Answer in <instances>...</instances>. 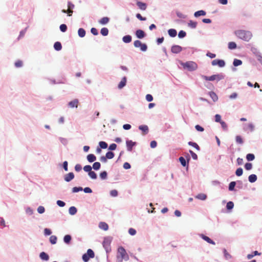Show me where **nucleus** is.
<instances>
[{
	"mask_svg": "<svg viewBox=\"0 0 262 262\" xmlns=\"http://www.w3.org/2000/svg\"><path fill=\"white\" fill-rule=\"evenodd\" d=\"M188 144L196 148L197 150H200L199 146L195 142H189Z\"/></svg>",
	"mask_w": 262,
	"mask_h": 262,
	"instance_id": "obj_45",
	"label": "nucleus"
},
{
	"mask_svg": "<svg viewBox=\"0 0 262 262\" xmlns=\"http://www.w3.org/2000/svg\"><path fill=\"white\" fill-rule=\"evenodd\" d=\"M132 39V36L130 35H127L124 36L123 37L122 40H123V42H124L125 43H129V42H131Z\"/></svg>",
	"mask_w": 262,
	"mask_h": 262,
	"instance_id": "obj_25",
	"label": "nucleus"
},
{
	"mask_svg": "<svg viewBox=\"0 0 262 262\" xmlns=\"http://www.w3.org/2000/svg\"><path fill=\"white\" fill-rule=\"evenodd\" d=\"M134 45L136 48H140L141 50L142 51H146L147 49L146 45L142 43L141 41L139 40H135L134 42Z\"/></svg>",
	"mask_w": 262,
	"mask_h": 262,
	"instance_id": "obj_6",
	"label": "nucleus"
},
{
	"mask_svg": "<svg viewBox=\"0 0 262 262\" xmlns=\"http://www.w3.org/2000/svg\"><path fill=\"white\" fill-rule=\"evenodd\" d=\"M57 204L60 206V207H63L65 206L66 204L64 202L62 201H60V200H58L57 201Z\"/></svg>",
	"mask_w": 262,
	"mask_h": 262,
	"instance_id": "obj_64",
	"label": "nucleus"
},
{
	"mask_svg": "<svg viewBox=\"0 0 262 262\" xmlns=\"http://www.w3.org/2000/svg\"><path fill=\"white\" fill-rule=\"evenodd\" d=\"M195 128L199 132H203L204 130V128L199 125H196L195 126Z\"/></svg>",
	"mask_w": 262,
	"mask_h": 262,
	"instance_id": "obj_61",
	"label": "nucleus"
},
{
	"mask_svg": "<svg viewBox=\"0 0 262 262\" xmlns=\"http://www.w3.org/2000/svg\"><path fill=\"white\" fill-rule=\"evenodd\" d=\"M188 26L191 28L194 29L196 27L197 23L196 21L190 20L188 23Z\"/></svg>",
	"mask_w": 262,
	"mask_h": 262,
	"instance_id": "obj_27",
	"label": "nucleus"
},
{
	"mask_svg": "<svg viewBox=\"0 0 262 262\" xmlns=\"http://www.w3.org/2000/svg\"><path fill=\"white\" fill-rule=\"evenodd\" d=\"M111 240L108 238H104L103 242V246L105 248V249L107 250L108 248H110V244H111Z\"/></svg>",
	"mask_w": 262,
	"mask_h": 262,
	"instance_id": "obj_11",
	"label": "nucleus"
},
{
	"mask_svg": "<svg viewBox=\"0 0 262 262\" xmlns=\"http://www.w3.org/2000/svg\"><path fill=\"white\" fill-rule=\"evenodd\" d=\"M99 144L101 148L105 149L107 147V144L104 141H100Z\"/></svg>",
	"mask_w": 262,
	"mask_h": 262,
	"instance_id": "obj_41",
	"label": "nucleus"
},
{
	"mask_svg": "<svg viewBox=\"0 0 262 262\" xmlns=\"http://www.w3.org/2000/svg\"><path fill=\"white\" fill-rule=\"evenodd\" d=\"M71 239H72V237H71V235H66L64 236L63 241L65 243L69 244L70 243Z\"/></svg>",
	"mask_w": 262,
	"mask_h": 262,
	"instance_id": "obj_30",
	"label": "nucleus"
},
{
	"mask_svg": "<svg viewBox=\"0 0 262 262\" xmlns=\"http://www.w3.org/2000/svg\"><path fill=\"white\" fill-rule=\"evenodd\" d=\"M83 170L89 173L92 170V167L90 165H86L84 166Z\"/></svg>",
	"mask_w": 262,
	"mask_h": 262,
	"instance_id": "obj_52",
	"label": "nucleus"
},
{
	"mask_svg": "<svg viewBox=\"0 0 262 262\" xmlns=\"http://www.w3.org/2000/svg\"><path fill=\"white\" fill-rule=\"evenodd\" d=\"M94 252L92 249H89L87 250V252L82 255V259L84 262H88L90 258H94Z\"/></svg>",
	"mask_w": 262,
	"mask_h": 262,
	"instance_id": "obj_5",
	"label": "nucleus"
},
{
	"mask_svg": "<svg viewBox=\"0 0 262 262\" xmlns=\"http://www.w3.org/2000/svg\"><path fill=\"white\" fill-rule=\"evenodd\" d=\"M126 146L128 151H132L133 147L135 145V142H133L132 140L126 141Z\"/></svg>",
	"mask_w": 262,
	"mask_h": 262,
	"instance_id": "obj_12",
	"label": "nucleus"
},
{
	"mask_svg": "<svg viewBox=\"0 0 262 262\" xmlns=\"http://www.w3.org/2000/svg\"><path fill=\"white\" fill-rule=\"evenodd\" d=\"M37 211L39 213H43L45 212V208L42 206H40L37 208Z\"/></svg>",
	"mask_w": 262,
	"mask_h": 262,
	"instance_id": "obj_57",
	"label": "nucleus"
},
{
	"mask_svg": "<svg viewBox=\"0 0 262 262\" xmlns=\"http://www.w3.org/2000/svg\"><path fill=\"white\" fill-rule=\"evenodd\" d=\"M39 257L41 259L44 260H48L49 259V255L44 252H42L40 253Z\"/></svg>",
	"mask_w": 262,
	"mask_h": 262,
	"instance_id": "obj_18",
	"label": "nucleus"
},
{
	"mask_svg": "<svg viewBox=\"0 0 262 262\" xmlns=\"http://www.w3.org/2000/svg\"><path fill=\"white\" fill-rule=\"evenodd\" d=\"M128 232L131 235H134L136 233V231L133 228H130L128 230Z\"/></svg>",
	"mask_w": 262,
	"mask_h": 262,
	"instance_id": "obj_63",
	"label": "nucleus"
},
{
	"mask_svg": "<svg viewBox=\"0 0 262 262\" xmlns=\"http://www.w3.org/2000/svg\"><path fill=\"white\" fill-rule=\"evenodd\" d=\"M210 96L212 98L214 101H216L218 99L217 95L213 92H210Z\"/></svg>",
	"mask_w": 262,
	"mask_h": 262,
	"instance_id": "obj_40",
	"label": "nucleus"
},
{
	"mask_svg": "<svg viewBox=\"0 0 262 262\" xmlns=\"http://www.w3.org/2000/svg\"><path fill=\"white\" fill-rule=\"evenodd\" d=\"M223 251L224 253V256L227 259H229L231 258V255L227 252V251L225 249H224Z\"/></svg>",
	"mask_w": 262,
	"mask_h": 262,
	"instance_id": "obj_47",
	"label": "nucleus"
},
{
	"mask_svg": "<svg viewBox=\"0 0 262 262\" xmlns=\"http://www.w3.org/2000/svg\"><path fill=\"white\" fill-rule=\"evenodd\" d=\"M246 159L248 161H253L255 159V156L253 154H248L246 156Z\"/></svg>",
	"mask_w": 262,
	"mask_h": 262,
	"instance_id": "obj_34",
	"label": "nucleus"
},
{
	"mask_svg": "<svg viewBox=\"0 0 262 262\" xmlns=\"http://www.w3.org/2000/svg\"><path fill=\"white\" fill-rule=\"evenodd\" d=\"M100 33L103 36H106L108 35V30L106 28H103L101 29Z\"/></svg>",
	"mask_w": 262,
	"mask_h": 262,
	"instance_id": "obj_33",
	"label": "nucleus"
},
{
	"mask_svg": "<svg viewBox=\"0 0 262 262\" xmlns=\"http://www.w3.org/2000/svg\"><path fill=\"white\" fill-rule=\"evenodd\" d=\"M14 64L16 68H20L23 65V62L20 60H18L15 62Z\"/></svg>",
	"mask_w": 262,
	"mask_h": 262,
	"instance_id": "obj_39",
	"label": "nucleus"
},
{
	"mask_svg": "<svg viewBox=\"0 0 262 262\" xmlns=\"http://www.w3.org/2000/svg\"><path fill=\"white\" fill-rule=\"evenodd\" d=\"M168 34L170 36L174 37L177 35V31L174 29H169L168 31Z\"/></svg>",
	"mask_w": 262,
	"mask_h": 262,
	"instance_id": "obj_21",
	"label": "nucleus"
},
{
	"mask_svg": "<svg viewBox=\"0 0 262 262\" xmlns=\"http://www.w3.org/2000/svg\"><path fill=\"white\" fill-rule=\"evenodd\" d=\"M202 78L206 80V81H214L216 80L217 81H219L221 80H222L224 78L225 76L223 74H214L210 76H207L205 75H202Z\"/></svg>",
	"mask_w": 262,
	"mask_h": 262,
	"instance_id": "obj_3",
	"label": "nucleus"
},
{
	"mask_svg": "<svg viewBox=\"0 0 262 262\" xmlns=\"http://www.w3.org/2000/svg\"><path fill=\"white\" fill-rule=\"evenodd\" d=\"M215 121L216 122H220V123L222 122L223 121L221 120V115H220L219 114L215 115Z\"/></svg>",
	"mask_w": 262,
	"mask_h": 262,
	"instance_id": "obj_56",
	"label": "nucleus"
},
{
	"mask_svg": "<svg viewBox=\"0 0 262 262\" xmlns=\"http://www.w3.org/2000/svg\"><path fill=\"white\" fill-rule=\"evenodd\" d=\"M89 176L93 179H96L97 178V174L96 173L91 170L89 173H88Z\"/></svg>",
	"mask_w": 262,
	"mask_h": 262,
	"instance_id": "obj_42",
	"label": "nucleus"
},
{
	"mask_svg": "<svg viewBox=\"0 0 262 262\" xmlns=\"http://www.w3.org/2000/svg\"><path fill=\"white\" fill-rule=\"evenodd\" d=\"M139 129L142 132L143 135H146L148 133L149 129L147 125H142L139 127Z\"/></svg>",
	"mask_w": 262,
	"mask_h": 262,
	"instance_id": "obj_10",
	"label": "nucleus"
},
{
	"mask_svg": "<svg viewBox=\"0 0 262 262\" xmlns=\"http://www.w3.org/2000/svg\"><path fill=\"white\" fill-rule=\"evenodd\" d=\"M110 19L107 17H104L99 20V23L101 25H105L108 23Z\"/></svg>",
	"mask_w": 262,
	"mask_h": 262,
	"instance_id": "obj_20",
	"label": "nucleus"
},
{
	"mask_svg": "<svg viewBox=\"0 0 262 262\" xmlns=\"http://www.w3.org/2000/svg\"><path fill=\"white\" fill-rule=\"evenodd\" d=\"M236 142L238 144H243V141L242 138L240 136H236L235 138Z\"/></svg>",
	"mask_w": 262,
	"mask_h": 262,
	"instance_id": "obj_48",
	"label": "nucleus"
},
{
	"mask_svg": "<svg viewBox=\"0 0 262 262\" xmlns=\"http://www.w3.org/2000/svg\"><path fill=\"white\" fill-rule=\"evenodd\" d=\"M96 159V156L93 154H89L87 156V160L90 162H93Z\"/></svg>",
	"mask_w": 262,
	"mask_h": 262,
	"instance_id": "obj_23",
	"label": "nucleus"
},
{
	"mask_svg": "<svg viewBox=\"0 0 262 262\" xmlns=\"http://www.w3.org/2000/svg\"><path fill=\"white\" fill-rule=\"evenodd\" d=\"M91 32L94 35L98 34V30L95 28H92L91 30Z\"/></svg>",
	"mask_w": 262,
	"mask_h": 262,
	"instance_id": "obj_62",
	"label": "nucleus"
},
{
	"mask_svg": "<svg viewBox=\"0 0 262 262\" xmlns=\"http://www.w3.org/2000/svg\"><path fill=\"white\" fill-rule=\"evenodd\" d=\"M117 258L119 262H122L123 259L125 260L129 259V256L123 247L121 246L118 248Z\"/></svg>",
	"mask_w": 262,
	"mask_h": 262,
	"instance_id": "obj_2",
	"label": "nucleus"
},
{
	"mask_svg": "<svg viewBox=\"0 0 262 262\" xmlns=\"http://www.w3.org/2000/svg\"><path fill=\"white\" fill-rule=\"evenodd\" d=\"M236 44L235 42H229L228 43V48L230 50L235 49L236 48Z\"/></svg>",
	"mask_w": 262,
	"mask_h": 262,
	"instance_id": "obj_31",
	"label": "nucleus"
},
{
	"mask_svg": "<svg viewBox=\"0 0 262 262\" xmlns=\"http://www.w3.org/2000/svg\"><path fill=\"white\" fill-rule=\"evenodd\" d=\"M54 48L56 51H60L61 50L62 46L60 42L57 41L54 45Z\"/></svg>",
	"mask_w": 262,
	"mask_h": 262,
	"instance_id": "obj_26",
	"label": "nucleus"
},
{
	"mask_svg": "<svg viewBox=\"0 0 262 262\" xmlns=\"http://www.w3.org/2000/svg\"><path fill=\"white\" fill-rule=\"evenodd\" d=\"M220 124L224 130H227L228 129V126L224 121L221 122Z\"/></svg>",
	"mask_w": 262,
	"mask_h": 262,
	"instance_id": "obj_55",
	"label": "nucleus"
},
{
	"mask_svg": "<svg viewBox=\"0 0 262 262\" xmlns=\"http://www.w3.org/2000/svg\"><path fill=\"white\" fill-rule=\"evenodd\" d=\"M248 180L250 182L254 183L257 180V176L254 174H252L249 176Z\"/></svg>",
	"mask_w": 262,
	"mask_h": 262,
	"instance_id": "obj_24",
	"label": "nucleus"
},
{
	"mask_svg": "<svg viewBox=\"0 0 262 262\" xmlns=\"http://www.w3.org/2000/svg\"><path fill=\"white\" fill-rule=\"evenodd\" d=\"M137 5L139 8L142 10H145L146 9L147 6L146 4L144 3L138 1L137 2Z\"/></svg>",
	"mask_w": 262,
	"mask_h": 262,
	"instance_id": "obj_16",
	"label": "nucleus"
},
{
	"mask_svg": "<svg viewBox=\"0 0 262 262\" xmlns=\"http://www.w3.org/2000/svg\"><path fill=\"white\" fill-rule=\"evenodd\" d=\"M233 64L235 67H237L241 65L242 64V61L239 59H235L233 61Z\"/></svg>",
	"mask_w": 262,
	"mask_h": 262,
	"instance_id": "obj_38",
	"label": "nucleus"
},
{
	"mask_svg": "<svg viewBox=\"0 0 262 262\" xmlns=\"http://www.w3.org/2000/svg\"><path fill=\"white\" fill-rule=\"evenodd\" d=\"M201 236L203 239H204L205 241H206L208 243L212 244V245H215V242H213L212 239H211L209 237H208L204 234H201Z\"/></svg>",
	"mask_w": 262,
	"mask_h": 262,
	"instance_id": "obj_17",
	"label": "nucleus"
},
{
	"mask_svg": "<svg viewBox=\"0 0 262 262\" xmlns=\"http://www.w3.org/2000/svg\"><path fill=\"white\" fill-rule=\"evenodd\" d=\"M234 207V203L232 202H229L227 203V205H226V207L227 208V209L228 210H230L231 209H232Z\"/></svg>",
	"mask_w": 262,
	"mask_h": 262,
	"instance_id": "obj_44",
	"label": "nucleus"
},
{
	"mask_svg": "<svg viewBox=\"0 0 262 262\" xmlns=\"http://www.w3.org/2000/svg\"><path fill=\"white\" fill-rule=\"evenodd\" d=\"M100 228L101 229H103L105 231H106L108 230V225L104 223V222H100L99 225Z\"/></svg>",
	"mask_w": 262,
	"mask_h": 262,
	"instance_id": "obj_22",
	"label": "nucleus"
},
{
	"mask_svg": "<svg viewBox=\"0 0 262 262\" xmlns=\"http://www.w3.org/2000/svg\"><path fill=\"white\" fill-rule=\"evenodd\" d=\"M206 14V12L204 10H200L195 12L194 14V16L198 17L200 16H204Z\"/></svg>",
	"mask_w": 262,
	"mask_h": 262,
	"instance_id": "obj_19",
	"label": "nucleus"
},
{
	"mask_svg": "<svg viewBox=\"0 0 262 262\" xmlns=\"http://www.w3.org/2000/svg\"><path fill=\"white\" fill-rule=\"evenodd\" d=\"M81 190H82V188L81 187H74L72 189L73 192H78L79 191H81Z\"/></svg>",
	"mask_w": 262,
	"mask_h": 262,
	"instance_id": "obj_59",
	"label": "nucleus"
},
{
	"mask_svg": "<svg viewBox=\"0 0 262 262\" xmlns=\"http://www.w3.org/2000/svg\"><path fill=\"white\" fill-rule=\"evenodd\" d=\"M107 172L105 171H104L103 172H101L100 173V177L102 179H106L107 178Z\"/></svg>",
	"mask_w": 262,
	"mask_h": 262,
	"instance_id": "obj_49",
	"label": "nucleus"
},
{
	"mask_svg": "<svg viewBox=\"0 0 262 262\" xmlns=\"http://www.w3.org/2000/svg\"><path fill=\"white\" fill-rule=\"evenodd\" d=\"M146 100H147V101H148V102H150V101H152V100H153V97H152V95H150V94H147V95H146Z\"/></svg>",
	"mask_w": 262,
	"mask_h": 262,
	"instance_id": "obj_60",
	"label": "nucleus"
},
{
	"mask_svg": "<svg viewBox=\"0 0 262 262\" xmlns=\"http://www.w3.org/2000/svg\"><path fill=\"white\" fill-rule=\"evenodd\" d=\"M196 198L201 200H205L207 198V195L204 193H200L196 196Z\"/></svg>",
	"mask_w": 262,
	"mask_h": 262,
	"instance_id": "obj_32",
	"label": "nucleus"
},
{
	"mask_svg": "<svg viewBox=\"0 0 262 262\" xmlns=\"http://www.w3.org/2000/svg\"><path fill=\"white\" fill-rule=\"evenodd\" d=\"M179 161L183 166H185L186 165V160L183 157L179 158Z\"/></svg>",
	"mask_w": 262,
	"mask_h": 262,
	"instance_id": "obj_51",
	"label": "nucleus"
},
{
	"mask_svg": "<svg viewBox=\"0 0 262 262\" xmlns=\"http://www.w3.org/2000/svg\"><path fill=\"white\" fill-rule=\"evenodd\" d=\"M77 209L74 206H72L71 207H70L69 209V213L71 215H74L77 212Z\"/></svg>",
	"mask_w": 262,
	"mask_h": 262,
	"instance_id": "obj_28",
	"label": "nucleus"
},
{
	"mask_svg": "<svg viewBox=\"0 0 262 262\" xmlns=\"http://www.w3.org/2000/svg\"><path fill=\"white\" fill-rule=\"evenodd\" d=\"M78 34L80 37H83L85 35V31L83 28H80L78 31Z\"/></svg>",
	"mask_w": 262,
	"mask_h": 262,
	"instance_id": "obj_29",
	"label": "nucleus"
},
{
	"mask_svg": "<svg viewBox=\"0 0 262 262\" xmlns=\"http://www.w3.org/2000/svg\"><path fill=\"white\" fill-rule=\"evenodd\" d=\"M101 166V164L99 162H95L93 165V168L95 170H98L100 169Z\"/></svg>",
	"mask_w": 262,
	"mask_h": 262,
	"instance_id": "obj_37",
	"label": "nucleus"
},
{
	"mask_svg": "<svg viewBox=\"0 0 262 262\" xmlns=\"http://www.w3.org/2000/svg\"><path fill=\"white\" fill-rule=\"evenodd\" d=\"M211 64L212 66H218L220 67H223L225 65V62L222 59H214L212 61Z\"/></svg>",
	"mask_w": 262,
	"mask_h": 262,
	"instance_id": "obj_7",
	"label": "nucleus"
},
{
	"mask_svg": "<svg viewBox=\"0 0 262 262\" xmlns=\"http://www.w3.org/2000/svg\"><path fill=\"white\" fill-rule=\"evenodd\" d=\"M235 185H236L235 182L233 181V182H230L229 184V190L230 191L234 190Z\"/></svg>",
	"mask_w": 262,
	"mask_h": 262,
	"instance_id": "obj_43",
	"label": "nucleus"
},
{
	"mask_svg": "<svg viewBox=\"0 0 262 262\" xmlns=\"http://www.w3.org/2000/svg\"><path fill=\"white\" fill-rule=\"evenodd\" d=\"M74 178V174L73 172H70L64 176V180L66 182H70Z\"/></svg>",
	"mask_w": 262,
	"mask_h": 262,
	"instance_id": "obj_13",
	"label": "nucleus"
},
{
	"mask_svg": "<svg viewBox=\"0 0 262 262\" xmlns=\"http://www.w3.org/2000/svg\"><path fill=\"white\" fill-rule=\"evenodd\" d=\"M234 34L238 38L246 41H249L252 37V34L249 31L239 30L235 31Z\"/></svg>",
	"mask_w": 262,
	"mask_h": 262,
	"instance_id": "obj_1",
	"label": "nucleus"
},
{
	"mask_svg": "<svg viewBox=\"0 0 262 262\" xmlns=\"http://www.w3.org/2000/svg\"><path fill=\"white\" fill-rule=\"evenodd\" d=\"M189 152L191 154V156L193 159L196 160L198 159L197 155L195 153H194L193 151L190 150H189Z\"/></svg>",
	"mask_w": 262,
	"mask_h": 262,
	"instance_id": "obj_58",
	"label": "nucleus"
},
{
	"mask_svg": "<svg viewBox=\"0 0 262 262\" xmlns=\"http://www.w3.org/2000/svg\"><path fill=\"white\" fill-rule=\"evenodd\" d=\"M114 156H115L114 153L112 151H108L105 155V157L108 159H113L114 158Z\"/></svg>",
	"mask_w": 262,
	"mask_h": 262,
	"instance_id": "obj_36",
	"label": "nucleus"
},
{
	"mask_svg": "<svg viewBox=\"0 0 262 262\" xmlns=\"http://www.w3.org/2000/svg\"><path fill=\"white\" fill-rule=\"evenodd\" d=\"M136 35L138 38H143L145 37V34L142 30H138L136 32Z\"/></svg>",
	"mask_w": 262,
	"mask_h": 262,
	"instance_id": "obj_14",
	"label": "nucleus"
},
{
	"mask_svg": "<svg viewBox=\"0 0 262 262\" xmlns=\"http://www.w3.org/2000/svg\"><path fill=\"white\" fill-rule=\"evenodd\" d=\"M183 68L190 71L195 70L198 68L197 64L193 61H187L182 64Z\"/></svg>",
	"mask_w": 262,
	"mask_h": 262,
	"instance_id": "obj_4",
	"label": "nucleus"
},
{
	"mask_svg": "<svg viewBox=\"0 0 262 262\" xmlns=\"http://www.w3.org/2000/svg\"><path fill=\"white\" fill-rule=\"evenodd\" d=\"M245 168L246 170H249L252 168V164L251 163H247L245 165Z\"/></svg>",
	"mask_w": 262,
	"mask_h": 262,
	"instance_id": "obj_50",
	"label": "nucleus"
},
{
	"mask_svg": "<svg viewBox=\"0 0 262 262\" xmlns=\"http://www.w3.org/2000/svg\"><path fill=\"white\" fill-rule=\"evenodd\" d=\"M182 50V48L179 45H174L171 47V51L173 53L178 54L181 52Z\"/></svg>",
	"mask_w": 262,
	"mask_h": 262,
	"instance_id": "obj_8",
	"label": "nucleus"
},
{
	"mask_svg": "<svg viewBox=\"0 0 262 262\" xmlns=\"http://www.w3.org/2000/svg\"><path fill=\"white\" fill-rule=\"evenodd\" d=\"M60 29L61 32H64L67 30V27L65 24H62L60 26Z\"/></svg>",
	"mask_w": 262,
	"mask_h": 262,
	"instance_id": "obj_54",
	"label": "nucleus"
},
{
	"mask_svg": "<svg viewBox=\"0 0 262 262\" xmlns=\"http://www.w3.org/2000/svg\"><path fill=\"white\" fill-rule=\"evenodd\" d=\"M50 242L52 244H55L57 242V237L55 235H51L50 237Z\"/></svg>",
	"mask_w": 262,
	"mask_h": 262,
	"instance_id": "obj_35",
	"label": "nucleus"
},
{
	"mask_svg": "<svg viewBox=\"0 0 262 262\" xmlns=\"http://www.w3.org/2000/svg\"><path fill=\"white\" fill-rule=\"evenodd\" d=\"M78 100L76 99L69 102L68 105L71 108H77L78 107Z\"/></svg>",
	"mask_w": 262,
	"mask_h": 262,
	"instance_id": "obj_9",
	"label": "nucleus"
},
{
	"mask_svg": "<svg viewBox=\"0 0 262 262\" xmlns=\"http://www.w3.org/2000/svg\"><path fill=\"white\" fill-rule=\"evenodd\" d=\"M126 83V78L125 77H124L121 79V81L119 82L118 88L119 89H122L125 85Z\"/></svg>",
	"mask_w": 262,
	"mask_h": 262,
	"instance_id": "obj_15",
	"label": "nucleus"
},
{
	"mask_svg": "<svg viewBox=\"0 0 262 262\" xmlns=\"http://www.w3.org/2000/svg\"><path fill=\"white\" fill-rule=\"evenodd\" d=\"M186 35V33L185 31L181 30L179 32L178 36L180 38H183Z\"/></svg>",
	"mask_w": 262,
	"mask_h": 262,
	"instance_id": "obj_53",
	"label": "nucleus"
},
{
	"mask_svg": "<svg viewBox=\"0 0 262 262\" xmlns=\"http://www.w3.org/2000/svg\"><path fill=\"white\" fill-rule=\"evenodd\" d=\"M243 172V169L242 168H238L235 171V174L237 176H241L242 175Z\"/></svg>",
	"mask_w": 262,
	"mask_h": 262,
	"instance_id": "obj_46",
	"label": "nucleus"
}]
</instances>
